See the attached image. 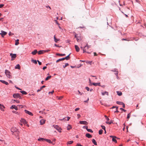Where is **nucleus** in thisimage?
<instances>
[{
  "instance_id": "09e8293b",
  "label": "nucleus",
  "mask_w": 146,
  "mask_h": 146,
  "mask_svg": "<svg viewBox=\"0 0 146 146\" xmlns=\"http://www.w3.org/2000/svg\"><path fill=\"white\" fill-rule=\"evenodd\" d=\"M13 35V33H12L11 32H9V36H11Z\"/></svg>"
},
{
  "instance_id": "b1692460",
  "label": "nucleus",
  "mask_w": 146,
  "mask_h": 146,
  "mask_svg": "<svg viewBox=\"0 0 146 146\" xmlns=\"http://www.w3.org/2000/svg\"><path fill=\"white\" fill-rule=\"evenodd\" d=\"M21 121L24 123L26 124L27 123V122L26 120L24 119H21Z\"/></svg>"
},
{
  "instance_id": "72a5a7b5",
  "label": "nucleus",
  "mask_w": 146,
  "mask_h": 146,
  "mask_svg": "<svg viewBox=\"0 0 146 146\" xmlns=\"http://www.w3.org/2000/svg\"><path fill=\"white\" fill-rule=\"evenodd\" d=\"M115 137H113L112 139V140L113 141H114L115 143H117V141L115 139ZM116 138H117V137Z\"/></svg>"
},
{
  "instance_id": "bf43d9fd",
  "label": "nucleus",
  "mask_w": 146,
  "mask_h": 146,
  "mask_svg": "<svg viewBox=\"0 0 146 146\" xmlns=\"http://www.w3.org/2000/svg\"><path fill=\"white\" fill-rule=\"evenodd\" d=\"M13 113H15L16 114H19V113L18 112H17V111H13Z\"/></svg>"
},
{
  "instance_id": "37998d69",
  "label": "nucleus",
  "mask_w": 146,
  "mask_h": 146,
  "mask_svg": "<svg viewBox=\"0 0 146 146\" xmlns=\"http://www.w3.org/2000/svg\"><path fill=\"white\" fill-rule=\"evenodd\" d=\"M86 46H88V48H90L91 47V46L90 45H88V44L87 43L86 45L85 46V47Z\"/></svg>"
},
{
  "instance_id": "13d9d810",
  "label": "nucleus",
  "mask_w": 146,
  "mask_h": 146,
  "mask_svg": "<svg viewBox=\"0 0 146 146\" xmlns=\"http://www.w3.org/2000/svg\"><path fill=\"white\" fill-rule=\"evenodd\" d=\"M37 61L38 62V64L39 65H41V64H42L41 62L39 61L38 60H37Z\"/></svg>"
},
{
  "instance_id": "423d86ee",
  "label": "nucleus",
  "mask_w": 146,
  "mask_h": 146,
  "mask_svg": "<svg viewBox=\"0 0 146 146\" xmlns=\"http://www.w3.org/2000/svg\"><path fill=\"white\" fill-rule=\"evenodd\" d=\"M79 123L80 124L87 125L88 123L86 121H80Z\"/></svg>"
},
{
  "instance_id": "aec40b11",
  "label": "nucleus",
  "mask_w": 146,
  "mask_h": 146,
  "mask_svg": "<svg viewBox=\"0 0 146 146\" xmlns=\"http://www.w3.org/2000/svg\"><path fill=\"white\" fill-rule=\"evenodd\" d=\"M105 94H106L108 96V93L106 91H105L104 92H102V96H104Z\"/></svg>"
},
{
  "instance_id": "cd10ccee",
  "label": "nucleus",
  "mask_w": 146,
  "mask_h": 146,
  "mask_svg": "<svg viewBox=\"0 0 146 146\" xmlns=\"http://www.w3.org/2000/svg\"><path fill=\"white\" fill-rule=\"evenodd\" d=\"M45 141H46L47 142H48L49 143H52V142L49 139H45Z\"/></svg>"
},
{
  "instance_id": "0e129e2a",
  "label": "nucleus",
  "mask_w": 146,
  "mask_h": 146,
  "mask_svg": "<svg viewBox=\"0 0 146 146\" xmlns=\"http://www.w3.org/2000/svg\"><path fill=\"white\" fill-rule=\"evenodd\" d=\"M18 98H19L20 99H21L22 98V97L20 96V94H19Z\"/></svg>"
},
{
  "instance_id": "f8f14e48",
  "label": "nucleus",
  "mask_w": 146,
  "mask_h": 146,
  "mask_svg": "<svg viewBox=\"0 0 146 146\" xmlns=\"http://www.w3.org/2000/svg\"><path fill=\"white\" fill-rule=\"evenodd\" d=\"M92 84L95 86H100V83H92Z\"/></svg>"
},
{
  "instance_id": "e2e57ef3",
  "label": "nucleus",
  "mask_w": 146,
  "mask_h": 146,
  "mask_svg": "<svg viewBox=\"0 0 146 146\" xmlns=\"http://www.w3.org/2000/svg\"><path fill=\"white\" fill-rule=\"evenodd\" d=\"M79 108H76L75 110V111H77L78 110H79Z\"/></svg>"
},
{
  "instance_id": "c756f323",
  "label": "nucleus",
  "mask_w": 146,
  "mask_h": 146,
  "mask_svg": "<svg viewBox=\"0 0 146 146\" xmlns=\"http://www.w3.org/2000/svg\"><path fill=\"white\" fill-rule=\"evenodd\" d=\"M56 55L57 56H64L65 55V54H60L59 53H56Z\"/></svg>"
},
{
  "instance_id": "2eb2a0df",
  "label": "nucleus",
  "mask_w": 146,
  "mask_h": 146,
  "mask_svg": "<svg viewBox=\"0 0 146 146\" xmlns=\"http://www.w3.org/2000/svg\"><path fill=\"white\" fill-rule=\"evenodd\" d=\"M86 136L88 138H90L92 137V136L89 133H87L86 134Z\"/></svg>"
},
{
  "instance_id": "7ed1b4c3",
  "label": "nucleus",
  "mask_w": 146,
  "mask_h": 146,
  "mask_svg": "<svg viewBox=\"0 0 146 146\" xmlns=\"http://www.w3.org/2000/svg\"><path fill=\"white\" fill-rule=\"evenodd\" d=\"M5 73L7 77L9 78L11 76L10 75V72L8 70H6L5 71Z\"/></svg>"
},
{
  "instance_id": "603ef678",
  "label": "nucleus",
  "mask_w": 146,
  "mask_h": 146,
  "mask_svg": "<svg viewBox=\"0 0 146 146\" xmlns=\"http://www.w3.org/2000/svg\"><path fill=\"white\" fill-rule=\"evenodd\" d=\"M17 106L18 107L21 108H23V106L21 105H18Z\"/></svg>"
},
{
  "instance_id": "de8ad7c7",
  "label": "nucleus",
  "mask_w": 146,
  "mask_h": 146,
  "mask_svg": "<svg viewBox=\"0 0 146 146\" xmlns=\"http://www.w3.org/2000/svg\"><path fill=\"white\" fill-rule=\"evenodd\" d=\"M129 114H130V113H128L127 115V119H128L130 118V115H129Z\"/></svg>"
},
{
  "instance_id": "5701e85b",
  "label": "nucleus",
  "mask_w": 146,
  "mask_h": 146,
  "mask_svg": "<svg viewBox=\"0 0 146 146\" xmlns=\"http://www.w3.org/2000/svg\"><path fill=\"white\" fill-rule=\"evenodd\" d=\"M54 41L56 42H57L60 39H57L56 37H55V36H54Z\"/></svg>"
},
{
  "instance_id": "c85d7f7f",
  "label": "nucleus",
  "mask_w": 146,
  "mask_h": 146,
  "mask_svg": "<svg viewBox=\"0 0 146 146\" xmlns=\"http://www.w3.org/2000/svg\"><path fill=\"white\" fill-rule=\"evenodd\" d=\"M67 129L68 130H69L72 128V127L70 125H68L67 127Z\"/></svg>"
},
{
  "instance_id": "393cba45",
  "label": "nucleus",
  "mask_w": 146,
  "mask_h": 146,
  "mask_svg": "<svg viewBox=\"0 0 146 146\" xmlns=\"http://www.w3.org/2000/svg\"><path fill=\"white\" fill-rule=\"evenodd\" d=\"M20 92L23 94L26 95L27 94V93L24 91H21Z\"/></svg>"
},
{
  "instance_id": "412c9836",
  "label": "nucleus",
  "mask_w": 146,
  "mask_h": 146,
  "mask_svg": "<svg viewBox=\"0 0 146 146\" xmlns=\"http://www.w3.org/2000/svg\"><path fill=\"white\" fill-rule=\"evenodd\" d=\"M71 53H70L68 55L66 56L65 57L63 58L64 60L65 59H66V60H68L69 59V56Z\"/></svg>"
},
{
  "instance_id": "a18cd8bd",
  "label": "nucleus",
  "mask_w": 146,
  "mask_h": 146,
  "mask_svg": "<svg viewBox=\"0 0 146 146\" xmlns=\"http://www.w3.org/2000/svg\"><path fill=\"white\" fill-rule=\"evenodd\" d=\"M115 72V74L116 75L117 78H118V71H117V72Z\"/></svg>"
},
{
  "instance_id": "58836bf2",
  "label": "nucleus",
  "mask_w": 146,
  "mask_h": 146,
  "mask_svg": "<svg viewBox=\"0 0 146 146\" xmlns=\"http://www.w3.org/2000/svg\"><path fill=\"white\" fill-rule=\"evenodd\" d=\"M31 61L35 64H36L37 63V61L36 60L32 59L31 60Z\"/></svg>"
},
{
  "instance_id": "69168bd1",
  "label": "nucleus",
  "mask_w": 146,
  "mask_h": 146,
  "mask_svg": "<svg viewBox=\"0 0 146 146\" xmlns=\"http://www.w3.org/2000/svg\"><path fill=\"white\" fill-rule=\"evenodd\" d=\"M84 128L86 129L87 130V129H88V127L87 126H84L83 127Z\"/></svg>"
},
{
  "instance_id": "c9c22d12",
  "label": "nucleus",
  "mask_w": 146,
  "mask_h": 146,
  "mask_svg": "<svg viewBox=\"0 0 146 146\" xmlns=\"http://www.w3.org/2000/svg\"><path fill=\"white\" fill-rule=\"evenodd\" d=\"M51 77V76H49L47 77L45 79V80L46 81L48 80Z\"/></svg>"
},
{
  "instance_id": "4468645a",
  "label": "nucleus",
  "mask_w": 146,
  "mask_h": 146,
  "mask_svg": "<svg viewBox=\"0 0 146 146\" xmlns=\"http://www.w3.org/2000/svg\"><path fill=\"white\" fill-rule=\"evenodd\" d=\"M38 52L35 49L33 51H32L31 53L33 55L36 54Z\"/></svg>"
},
{
  "instance_id": "79ce46f5",
  "label": "nucleus",
  "mask_w": 146,
  "mask_h": 146,
  "mask_svg": "<svg viewBox=\"0 0 146 146\" xmlns=\"http://www.w3.org/2000/svg\"><path fill=\"white\" fill-rule=\"evenodd\" d=\"M101 126L102 127V129L104 130H106V127L102 125Z\"/></svg>"
},
{
  "instance_id": "39448f33",
  "label": "nucleus",
  "mask_w": 146,
  "mask_h": 146,
  "mask_svg": "<svg viewBox=\"0 0 146 146\" xmlns=\"http://www.w3.org/2000/svg\"><path fill=\"white\" fill-rule=\"evenodd\" d=\"M7 34V33L3 31H1V33H0V34L1 35L2 37H4V36L5 35Z\"/></svg>"
},
{
  "instance_id": "1a4fd4ad",
  "label": "nucleus",
  "mask_w": 146,
  "mask_h": 146,
  "mask_svg": "<svg viewBox=\"0 0 146 146\" xmlns=\"http://www.w3.org/2000/svg\"><path fill=\"white\" fill-rule=\"evenodd\" d=\"M19 94L18 93L17 94H14L13 95V97L14 98H18V96L19 95Z\"/></svg>"
},
{
  "instance_id": "6e6552de",
  "label": "nucleus",
  "mask_w": 146,
  "mask_h": 146,
  "mask_svg": "<svg viewBox=\"0 0 146 146\" xmlns=\"http://www.w3.org/2000/svg\"><path fill=\"white\" fill-rule=\"evenodd\" d=\"M10 109H14L16 110H18V108L17 107L14 105H12L10 107Z\"/></svg>"
},
{
  "instance_id": "49530a36",
  "label": "nucleus",
  "mask_w": 146,
  "mask_h": 146,
  "mask_svg": "<svg viewBox=\"0 0 146 146\" xmlns=\"http://www.w3.org/2000/svg\"><path fill=\"white\" fill-rule=\"evenodd\" d=\"M85 89L87 90V91H89L90 90V88L88 87H86Z\"/></svg>"
},
{
  "instance_id": "a878e982",
  "label": "nucleus",
  "mask_w": 146,
  "mask_h": 146,
  "mask_svg": "<svg viewBox=\"0 0 146 146\" xmlns=\"http://www.w3.org/2000/svg\"><path fill=\"white\" fill-rule=\"evenodd\" d=\"M117 93L118 95L121 96L122 95V93L120 91H117Z\"/></svg>"
},
{
  "instance_id": "dca6fc26",
  "label": "nucleus",
  "mask_w": 146,
  "mask_h": 146,
  "mask_svg": "<svg viewBox=\"0 0 146 146\" xmlns=\"http://www.w3.org/2000/svg\"><path fill=\"white\" fill-rule=\"evenodd\" d=\"M89 48H88V46H86L85 47V46H84V48H83V53L86 52V50H88Z\"/></svg>"
},
{
  "instance_id": "4d7b16f0",
  "label": "nucleus",
  "mask_w": 146,
  "mask_h": 146,
  "mask_svg": "<svg viewBox=\"0 0 146 146\" xmlns=\"http://www.w3.org/2000/svg\"><path fill=\"white\" fill-rule=\"evenodd\" d=\"M4 5V4H1L0 5V8H1Z\"/></svg>"
},
{
  "instance_id": "f03ea898",
  "label": "nucleus",
  "mask_w": 146,
  "mask_h": 146,
  "mask_svg": "<svg viewBox=\"0 0 146 146\" xmlns=\"http://www.w3.org/2000/svg\"><path fill=\"white\" fill-rule=\"evenodd\" d=\"M53 126L54 128L56 129L58 132H61V128L58 125H53Z\"/></svg>"
},
{
  "instance_id": "9d476101",
  "label": "nucleus",
  "mask_w": 146,
  "mask_h": 146,
  "mask_svg": "<svg viewBox=\"0 0 146 146\" xmlns=\"http://www.w3.org/2000/svg\"><path fill=\"white\" fill-rule=\"evenodd\" d=\"M75 48L76 49V50L77 52H78L80 50V48L77 45H75Z\"/></svg>"
},
{
  "instance_id": "6ab92c4d",
  "label": "nucleus",
  "mask_w": 146,
  "mask_h": 146,
  "mask_svg": "<svg viewBox=\"0 0 146 146\" xmlns=\"http://www.w3.org/2000/svg\"><path fill=\"white\" fill-rule=\"evenodd\" d=\"M44 52L43 50H40L38 51V54H43L44 53Z\"/></svg>"
},
{
  "instance_id": "052dcab7",
  "label": "nucleus",
  "mask_w": 146,
  "mask_h": 146,
  "mask_svg": "<svg viewBox=\"0 0 146 146\" xmlns=\"http://www.w3.org/2000/svg\"><path fill=\"white\" fill-rule=\"evenodd\" d=\"M62 98H63V96H60L58 97V99L59 100H61L62 99Z\"/></svg>"
},
{
  "instance_id": "9b49d317",
  "label": "nucleus",
  "mask_w": 146,
  "mask_h": 146,
  "mask_svg": "<svg viewBox=\"0 0 146 146\" xmlns=\"http://www.w3.org/2000/svg\"><path fill=\"white\" fill-rule=\"evenodd\" d=\"M0 81L2 83L4 84L7 85L9 84V83L5 81V80H0Z\"/></svg>"
},
{
  "instance_id": "20e7f679",
  "label": "nucleus",
  "mask_w": 146,
  "mask_h": 146,
  "mask_svg": "<svg viewBox=\"0 0 146 146\" xmlns=\"http://www.w3.org/2000/svg\"><path fill=\"white\" fill-rule=\"evenodd\" d=\"M10 56L11 57V60H12L14 59L13 58H15L16 57V54H13L12 53H10Z\"/></svg>"
},
{
  "instance_id": "3c124183",
  "label": "nucleus",
  "mask_w": 146,
  "mask_h": 146,
  "mask_svg": "<svg viewBox=\"0 0 146 146\" xmlns=\"http://www.w3.org/2000/svg\"><path fill=\"white\" fill-rule=\"evenodd\" d=\"M112 71H113V72H116L117 71V69H114V70H111Z\"/></svg>"
},
{
  "instance_id": "f704fd0d",
  "label": "nucleus",
  "mask_w": 146,
  "mask_h": 146,
  "mask_svg": "<svg viewBox=\"0 0 146 146\" xmlns=\"http://www.w3.org/2000/svg\"><path fill=\"white\" fill-rule=\"evenodd\" d=\"M64 60V59L63 58H62L59 59H58V60H56V62H58L59 61H62V60Z\"/></svg>"
},
{
  "instance_id": "6e6d98bb",
  "label": "nucleus",
  "mask_w": 146,
  "mask_h": 146,
  "mask_svg": "<svg viewBox=\"0 0 146 146\" xmlns=\"http://www.w3.org/2000/svg\"><path fill=\"white\" fill-rule=\"evenodd\" d=\"M44 51V53L48 52V51H50V50H43Z\"/></svg>"
},
{
  "instance_id": "473e14b6",
  "label": "nucleus",
  "mask_w": 146,
  "mask_h": 146,
  "mask_svg": "<svg viewBox=\"0 0 146 146\" xmlns=\"http://www.w3.org/2000/svg\"><path fill=\"white\" fill-rule=\"evenodd\" d=\"M116 103L117 104H118L119 105H122V104L123 103V102H119V101H117Z\"/></svg>"
},
{
  "instance_id": "2f4dec72",
  "label": "nucleus",
  "mask_w": 146,
  "mask_h": 146,
  "mask_svg": "<svg viewBox=\"0 0 146 146\" xmlns=\"http://www.w3.org/2000/svg\"><path fill=\"white\" fill-rule=\"evenodd\" d=\"M19 39H17V40H15V45H18L19 44Z\"/></svg>"
},
{
  "instance_id": "5fc2aeb1",
  "label": "nucleus",
  "mask_w": 146,
  "mask_h": 146,
  "mask_svg": "<svg viewBox=\"0 0 146 146\" xmlns=\"http://www.w3.org/2000/svg\"><path fill=\"white\" fill-rule=\"evenodd\" d=\"M120 109L122 111H123L124 112H125L126 111V110H125L124 109H123L122 108H120Z\"/></svg>"
},
{
  "instance_id": "c03bdc74",
  "label": "nucleus",
  "mask_w": 146,
  "mask_h": 146,
  "mask_svg": "<svg viewBox=\"0 0 146 146\" xmlns=\"http://www.w3.org/2000/svg\"><path fill=\"white\" fill-rule=\"evenodd\" d=\"M15 102L17 103H19L20 102V101L19 100H13Z\"/></svg>"
},
{
  "instance_id": "a211bd4d",
  "label": "nucleus",
  "mask_w": 146,
  "mask_h": 146,
  "mask_svg": "<svg viewBox=\"0 0 146 146\" xmlns=\"http://www.w3.org/2000/svg\"><path fill=\"white\" fill-rule=\"evenodd\" d=\"M46 86L44 85V86H42L40 88V89H39L38 90H37V92H40V91L43 88H44Z\"/></svg>"
},
{
  "instance_id": "e433bc0d",
  "label": "nucleus",
  "mask_w": 146,
  "mask_h": 146,
  "mask_svg": "<svg viewBox=\"0 0 146 146\" xmlns=\"http://www.w3.org/2000/svg\"><path fill=\"white\" fill-rule=\"evenodd\" d=\"M86 130L89 132H90L92 133L93 132V131L91 129L88 128Z\"/></svg>"
},
{
  "instance_id": "a19ab883",
  "label": "nucleus",
  "mask_w": 146,
  "mask_h": 146,
  "mask_svg": "<svg viewBox=\"0 0 146 146\" xmlns=\"http://www.w3.org/2000/svg\"><path fill=\"white\" fill-rule=\"evenodd\" d=\"M73 143V141H69L67 142V145H68V144H71L72 143Z\"/></svg>"
},
{
  "instance_id": "8fccbe9b",
  "label": "nucleus",
  "mask_w": 146,
  "mask_h": 146,
  "mask_svg": "<svg viewBox=\"0 0 146 146\" xmlns=\"http://www.w3.org/2000/svg\"><path fill=\"white\" fill-rule=\"evenodd\" d=\"M54 21L55 22V23L57 24L58 25H59L60 24L58 23V22L56 20H54Z\"/></svg>"
},
{
  "instance_id": "ea45409f",
  "label": "nucleus",
  "mask_w": 146,
  "mask_h": 146,
  "mask_svg": "<svg viewBox=\"0 0 146 146\" xmlns=\"http://www.w3.org/2000/svg\"><path fill=\"white\" fill-rule=\"evenodd\" d=\"M69 65V64L68 63H66L65 64V65H63V67L64 68H65V67H66L67 66H68Z\"/></svg>"
},
{
  "instance_id": "4c0bfd02",
  "label": "nucleus",
  "mask_w": 146,
  "mask_h": 146,
  "mask_svg": "<svg viewBox=\"0 0 146 146\" xmlns=\"http://www.w3.org/2000/svg\"><path fill=\"white\" fill-rule=\"evenodd\" d=\"M103 132V130L101 129L100 130H99V134L100 135H101L102 134V132Z\"/></svg>"
},
{
  "instance_id": "680f3d73",
  "label": "nucleus",
  "mask_w": 146,
  "mask_h": 146,
  "mask_svg": "<svg viewBox=\"0 0 146 146\" xmlns=\"http://www.w3.org/2000/svg\"><path fill=\"white\" fill-rule=\"evenodd\" d=\"M76 146H83L82 145L80 144L79 143H77Z\"/></svg>"
},
{
  "instance_id": "f257e3e1",
  "label": "nucleus",
  "mask_w": 146,
  "mask_h": 146,
  "mask_svg": "<svg viewBox=\"0 0 146 146\" xmlns=\"http://www.w3.org/2000/svg\"><path fill=\"white\" fill-rule=\"evenodd\" d=\"M11 131L13 133H14L15 132L17 133V138L18 139H19V132L18 131V129L15 127H13L11 129Z\"/></svg>"
},
{
  "instance_id": "7c9ffc66",
  "label": "nucleus",
  "mask_w": 146,
  "mask_h": 146,
  "mask_svg": "<svg viewBox=\"0 0 146 146\" xmlns=\"http://www.w3.org/2000/svg\"><path fill=\"white\" fill-rule=\"evenodd\" d=\"M113 121L111 120L110 121H106V123L107 124H110L111 123H113Z\"/></svg>"
},
{
  "instance_id": "338daca9",
  "label": "nucleus",
  "mask_w": 146,
  "mask_h": 146,
  "mask_svg": "<svg viewBox=\"0 0 146 146\" xmlns=\"http://www.w3.org/2000/svg\"><path fill=\"white\" fill-rule=\"evenodd\" d=\"M78 35L77 34H75L74 36V37L75 38H76L78 37V36H77Z\"/></svg>"
},
{
  "instance_id": "bb28decb",
  "label": "nucleus",
  "mask_w": 146,
  "mask_h": 146,
  "mask_svg": "<svg viewBox=\"0 0 146 146\" xmlns=\"http://www.w3.org/2000/svg\"><path fill=\"white\" fill-rule=\"evenodd\" d=\"M92 142L94 144V145H97V142L96 140L94 139H92Z\"/></svg>"
},
{
  "instance_id": "774afa93",
  "label": "nucleus",
  "mask_w": 146,
  "mask_h": 146,
  "mask_svg": "<svg viewBox=\"0 0 146 146\" xmlns=\"http://www.w3.org/2000/svg\"><path fill=\"white\" fill-rule=\"evenodd\" d=\"M46 7L47 8H49L50 9H51L50 7L48 5L46 6Z\"/></svg>"
},
{
  "instance_id": "f3484780",
  "label": "nucleus",
  "mask_w": 146,
  "mask_h": 146,
  "mask_svg": "<svg viewBox=\"0 0 146 146\" xmlns=\"http://www.w3.org/2000/svg\"><path fill=\"white\" fill-rule=\"evenodd\" d=\"M45 139L44 138H40L38 139V140L39 141H45Z\"/></svg>"
},
{
  "instance_id": "4be33fe9",
  "label": "nucleus",
  "mask_w": 146,
  "mask_h": 146,
  "mask_svg": "<svg viewBox=\"0 0 146 146\" xmlns=\"http://www.w3.org/2000/svg\"><path fill=\"white\" fill-rule=\"evenodd\" d=\"M15 68L17 69H20V67L19 64H17L15 66Z\"/></svg>"
},
{
  "instance_id": "864d4df0",
  "label": "nucleus",
  "mask_w": 146,
  "mask_h": 146,
  "mask_svg": "<svg viewBox=\"0 0 146 146\" xmlns=\"http://www.w3.org/2000/svg\"><path fill=\"white\" fill-rule=\"evenodd\" d=\"M78 92L79 93V94H80L81 95H82L83 94V93H81L80 92V91L79 90H78Z\"/></svg>"
},
{
  "instance_id": "ddd939ff",
  "label": "nucleus",
  "mask_w": 146,
  "mask_h": 146,
  "mask_svg": "<svg viewBox=\"0 0 146 146\" xmlns=\"http://www.w3.org/2000/svg\"><path fill=\"white\" fill-rule=\"evenodd\" d=\"M45 120L44 119H41L40 121V125H43L45 123Z\"/></svg>"
},
{
  "instance_id": "0eeeda50",
  "label": "nucleus",
  "mask_w": 146,
  "mask_h": 146,
  "mask_svg": "<svg viewBox=\"0 0 146 146\" xmlns=\"http://www.w3.org/2000/svg\"><path fill=\"white\" fill-rule=\"evenodd\" d=\"M24 111L26 113L28 114L29 115H30L31 116H33V114L32 112H30L29 111L26 110H24Z\"/></svg>"
}]
</instances>
